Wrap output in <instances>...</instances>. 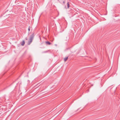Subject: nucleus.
I'll list each match as a JSON object with an SVG mask.
<instances>
[{"label":"nucleus","mask_w":120,"mask_h":120,"mask_svg":"<svg viewBox=\"0 0 120 120\" xmlns=\"http://www.w3.org/2000/svg\"><path fill=\"white\" fill-rule=\"evenodd\" d=\"M45 43L47 45H50L51 44V43L49 42L48 41H46Z\"/></svg>","instance_id":"nucleus-3"},{"label":"nucleus","mask_w":120,"mask_h":120,"mask_svg":"<svg viewBox=\"0 0 120 120\" xmlns=\"http://www.w3.org/2000/svg\"><path fill=\"white\" fill-rule=\"evenodd\" d=\"M68 57H65L64 58V60L65 61H66L68 59Z\"/></svg>","instance_id":"nucleus-4"},{"label":"nucleus","mask_w":120,"mask_h":120,"mask_svg":"<svg viewBox=\"0 0 120 120\" xmlns=\"http://www.w3.org/2000/svg\"><path fill=\"white\" fill-rule=\"evenodd\" d=\"M65 2H64V1L63 2V4H65Z\"/></svg>","instance_id":"nucleus-8"},{"label":"nucleus","mask_w":120,"mask_h":120,"mask_svg":"<svg viewBox=\"0 0 120 120\" xmlns=\"http://www.w3.org/2000/svg\"><path fill=\"white\" fill-rule=\"evenodd\" d=\"M25 43V42L24 41H23L21 44V45L22 46L24 45Z\"/></svg>","instance_id":"nucleus-2"},{"label":"nucleus","mask_w":120,"mask_h":120,"mask_svg":"<svg viewBox=\"0 0 120 120\" xmlns=\"http://www.w3.org/2000/svg\"><path fill=\"white\" fill-rule=\"evenodd\" d=\"M40 39H41V38L40 37Z\"/></svg>","instance_id":"nucleus-9"},{"label":"nucleus","mask_w":120,"mask_h":120,"mask_svg":"<svg viewBox=\"0 0 120 120\" xmlns=\"http://www.w3.org/2000/svg\"><path fill=\"white\" fill-rule=\"evenodd\" d=\"M34 37V34L33 33L30 36L29 40L28 41V45H29L32 42Z\"/></svg>","instance_id":"nucleus-1"},{"label":"nucleus","mask_w":120,"mask_h":120,"mask_svg":"<svg viewBox=\"0 0 120 120\" xmlns=\"http://www.w3.org/2000/svg\"><path fill=\"white\" fill-rule=\"evenodd\" d=\"M25 39L26 40H27V38H25Z\"/></svg>","instance_id":"nucleus-7"},{"label":"nucleus","mask_w":120,"mask_h":120,"mask_svg":"<svg viewBox=\"0 0 120 120\" xmlns=\"http://www.w3.org/2000/svg\"><path fill=\"white\" fill-rule=\"evenodd\" d=\"M28 30L29 31H30V27H29V28H28Z\"/></svg>","instance_id":"nucleus-6"},{"label":"nucleus","mask_w":120,"mask_h":120,"mask_svg":"<svg viewBox=\"0 0 120 120\" xmlns=\"http://www.w3.org/2000/svg\"><path fill=\"white\" fill-rule=\"evenodd\" d=\"M67 6L68 8H69V2H68L67 3Z\"/></svg>","instance_id":"nucleus-5"}]
</instances>
